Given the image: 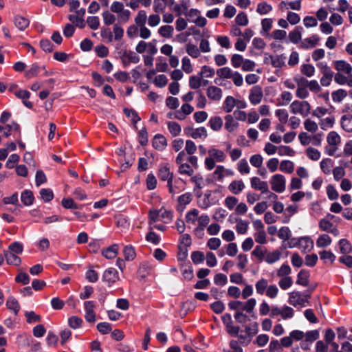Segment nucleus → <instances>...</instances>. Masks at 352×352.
<instances>
[{
	"label": "nucleus",
	"mask_w": 352,
	"mask_h": 352,
	"mask_svg": "<svg viewBox=\"0 0 352 352\" xmlns=\"http://www.w3.org/2000/svg\"><path fill=\"white\" fill-rule=\"evenodd\" d=\"M255 288L258 294L261 296L265 294L271 299L276 298L279 292L276 285H269L268 280L264 278H261L256 282Z\"/></svg>",
	"instance_id": "1"
},
{
	"label": "nucleus",
	"mask_w": 352,
	"mask_h": 352,
	"mask_svg": "<svg viewBox=\"0 0 352 352\" xmlns=\"http://www.w3.org/2000/svg\"><path fill=\"white\" fill-rule=\"evenodd\" d=\"M290 111L294 114H300L305 118L311 113V105L306 100H294L290 104Z\"/></svg>",
	"instance_id": "2"
},
{
	"label": "nucleus",
	"mask_w": 352,
	"mask_h": 352,
	"mask_svg": "<svg viewBox=\"0 0 352 352\" xmlns=\"http://www.w3.org/2000/svg\"><path fill=\"white\" fill-rule=\"evenodd\" d=\"M316 66L320 69V73L322 75L320 80L321 85L323 87L329 86L333 77H334L333 72L325 62H319L316 64Z\"/></svg>",
	"instance_id": "3"
},
{
	"label": "nucleus",
	"mask_w": 352,
	"mask_h": 352,
	"mask_svg": "<svg viewBox=\"0 0 352 352\" xmlns=\"http://www.w3.org/2000/svg\"><path fill=\"white\" fill-rule=\"evenodd\" d=\"M157 176L160 180L167 181V186L170 193L173 195L177 193L175 188H173V174L170 172V167L168 164H166L159 168Z\"/></svg>",
	"instance_id": "4"
},
{
	"label": "nucleus",
	"mask_w": 352,
	"mask_h": 352,
	"mask_svg": "<svg viewBox=\"0 0 352 352\" xmlns=\"http://www.w3.org/2000/svg\"><path fill=\"white\" fill-rule=\"evenodd\" d=\"M327 142L329 146L325 148V152L327 155L332 156L338 149L341 143V138L336 131H331L327 137Z\"/></svg>",
	"instance_id": "5"
},
{
	"label": "nucleus",
	"mask_w": 352,
	"mask_h": 352,
	"mask_svg": "<svg viewBox=\"0 0 352 352\" xmlns=\"http://www.w3.org/2000/svg\"><path fill=\"white\" fill-rule=\"evenodd\" d=\"M185 219L186 222L192 226H195L197 223V225H199L201 221V219H203L204 221L206 220V222L210 221V217L208 214L199 215V211L196 208H193L188 211L186 214Z\"/></svg>",
	"instance_id": "6"
},
{
	"label": "nucleus",
	"mask_w": 352,
	"mask_h": 352,
	"mask_svg": "<svg viewBox=\"0 0 352 352\" xmlns=\"http://www.w3.org/2000/svg\"><path fill=\"white\" fill-rule=\"evenodd\" d=\"M270 183L271 188L276 192L281 193L285 190L286 179L284 175L276 174L272 176Z\"/></svg>",
	"instance_id": "7"
},
{
	"label": "nucleus",
	"mask_w": 352,
	"mask_h": 352,
	"mask_svg": "<svg viewBox=\"0 0 352 352\" xmlns=\"http://www.w3.org/2000/svg\"><path fill=\"white\" fill-rule=\"evenodd\" d=\"M119 280L118 272L115 268L109 267L102 274V280L105 282L108 286H111Z\"/></svg>",
	"instance_id": "8"
},
{
	"label": "nucleus",
	"mask_w": 352,
	"mask_h": 352,
	"mask_svg": "<svg viewBox=\"0 0 352 352\" xmlns=\"http://www.w3.org/2000/svg\"><path fill=\"white\" fill-rule=\"evenodd\" d=\"M288 302L294 307H305L307 300L300 292H292L289 294Z\"/></svg>",
	"instance_id": "9"
},
{
	"label": "nucleus",
	"mask_w": 352,
	"mask_h": 352,
	"mask_svg": "<svg viewBox=\"0 0 352 352\" xmlns=\"http://www.w3.org/2000/svg\"><path fill=\"white\" fill-rule=\"evenodd\" d=\"M263 97L262 88L258 86H254L250 91L249 100L253 105L259 104Z\"/></svg>",
	"instance_id": "10"
},
{
	"label": "nucleus",
	"mask_w": 352,
	"mask_h": 352,
	"mask_svg": "<svg viewBox=\"0 0 352 352\" xmlns=\"http://www.w3.org/2000/svg\"><path fill=\"white\" fill-rule=\"evenodd\" d=\"M251 188L255 190L261 191L262 194L268 192V184L265 181H262L258 177H253L250 179Z\"/></svg>",
	"instance_id": "11"
},
{
	"label": "nucleus",
	"mask_w": 352,
	"mask_h": 352,
	"mask_svg": "<svg viewBox=\"0 0 352 352\" xmlns=\"http://www.w3.org/2000/svg\"><path fill=\"white\" fill-rule=\"evenodd\" d=\"M95 302L91 300L85 301L84 307L85 311V318L88 322H94L96 321V313L94 311Z\"/></svg>",
	"instance_id": "12"
},
{
	"label": "nucleus",
	"mask_w": 352,
	"mask_h": 352,
	"mask_svg": "<svg viewBox=\"0 0 352 352\" xmlns=\"http://www.w3.org/2000/svg\"><path fill=\"white\" fill-rule=\"evenodd\" d=\"M245 184L242 179L232 180L228 186V189L232 195H239L245 189Z\"/></svg>",
	"instance_id": "13"
},
{
	"label": "nucleus",
	"mask_w": 352,
	"mask_h": 352,
	"mask_svg": "<svg viewBox=\"0 0 352 352\" xmlns=\"http://www.w3.org/2000/svg\"><path fill=\"white\" fill-rule=\"evenodd\" d=\"M206 95L211 100L219 101L222 98L223 91L217 86L211 85L207 88Z\"/></svg>",
	"instance_id": "14"
},
{
	"label": "nucleus",
	"mask_w": 352,
	"mask_h": 352,
	"mask_svg": "<svg viewBox=\"0 0 352 352\" xmlns=\"http://www.w3.org/2000/svg\"><path fill=\"white\" fill-rule=\"evenodd\" d=\"M333 65L337 73H344L347 75L352 74V66L344 60H336L333 62Z\"/></svg>",
	"instance_id": "15"
},
{
	"label": "nucleus",
	"mask_w": 352,
	"mask_h": 352,
	"mask_svg": "<svg viewBox=\"0 0 352 352\" xmlns=\"http://www.w3.org/2000/svg\"><path fill=\"white\" fill-rule=\"evenodd\" d=\"M320 38L318 35L314 34L310 37L305 38L300 43V48L307 50L315 47L319 43Z\"/></svg>",
	"instance_id": "16"
},
{
	"label": "nucleus",
	"mask_w": 352,
	"mask_h": 352,
	"mask_svg": "<svg viewBox=\"0 0 352 352\" xmlns=\"http://www.w3.org/2000/svg\"><path fill=\"white\" fill-rule=\"evenodd\" d=\"M190 181L195 184L194 192L198 197L201 195V190L204 187V179L200 175H196L190 178Z\"/></svg>",
	"instance_id": "17"
},
{
	"label": "nucleus",
	"mask_w": 352,
	"mask_h": 352,
	"mask_svg": "<svg viewBox=\"0 0 352 352\" xmlns=\"http://www.w3.org/2000/svg\"><path fill=\"white\" fill-rule=\"evenodd\" d=\"M152 144L155 149L162 151L166 148L167 140L163 135L157 134L153 139Z\"/></svg>",
	"instance_id": "18"
},
{
	"label": "nucleus",
	"mask_w": 352,
	"mask_h": 352,
	"mask_svg": "<svg viewBox=\"0 0 352 352\" xmlns=\"http://www.w3.org/2000/svg\"><path fill=\"white\" fill-rule=\"evenodd\" d=\"M122 63L124 66H127L131 63H138L140 61V58L134 52L124 51L122 56Z\"/></svg>",
	"instance_id": "19"
},
{
	"label": "nucleus",
	"mask_w": 352,
	"mask_h": 352,
	"mask_svg": "<svg viewBox=\"0 0 352 352\" xmlns=\"http://www.w3.org/2000/svg\"><path fill=\"white\" fill-rule=\"evenodd\" d=\"M298 245L302 251L309 252L314 247V241L310 237L304 236L298 239Z\"/></svg>",
	"instance_id": "20"
},
{
	"label": "nucleus",
	"mask_w": 352,
	"mask_h": 352,
	"mask_svg": "<svg viewBox=\"0 0 352 352\" xmlns=\"http://www.w3.org/2000/svg\"><path fill=\"white\" fill-rule=\"evenodd\" d=\"M303 30L302 27L296 26L292 31L289 33V39L294 43H298L302 39V32Z\"/></svg>",
	"instance_id": "21"
},
{
	"label": "nucleus",
	"mask_w": 352,
	"mask_h": 352,
	"mask_svg": "<svg viewBox=\"0 0 352 352\" xmlns=\"http://www.w3.org/2000/svg\"><path fill=\"white\" fill-rule=\"evenodd\" d=\"M208 155L214 159L217 162H223L226 159V153L219 149L210 148L208 151Z\"/></svg>",
	"instance_id": "22"
},
{
	"label": "nucleus",
	"mask_w": 352,
	"mask_h": 352,
	"mask_svg": "<svg viewBox=\"0 0 352 352\" xmlns=\"http://www.w3.org/2000/svg\"><path fill=\"white\" fill-rule=\"evenodd\" d=\"M334 80L338 85L346 84L349 87H352V74L348 75L346 77L342 73H336L334 75Z\"/></svg>",
	"instance_id": "23"
},
{
	"label": "nucleus",
	"mask_w": 352,
	"mask_h": 352,
	"mask_svg": "<svg viewBox=\"0 0 352 352\" xmlns=\"http://www.w3.org/2000/svg\"><path fill=\"white\" fill-rule=\"evenodd\" d=\"M191 133H187L193 139L205 140L208 137V133L205 127L201 126L197 129H191Z\"/></svg>",
	"instance_id": "24"
},
{
	"label": "nucleus",
	"mask_w": 352,
	"mask_h": 352,
	"mask_svg": "<svg viewBox=\"0 0 352 352\" xmlns=\"http://www.w3.org/2000/svg\"><path fill=\"white\" fill-rule=\"evenodd\" d=\"M14 23L19 30L23 31L29 26L30 21L25 17L18 15L14 16Z\"/></svg>",
	"instance_id": "25"
},
{
	"label": "nucleus",
	"mask_w": 352,
	"mask_h": 352,
	"mask_svg": "<svg viewBox=\"0 0 352 352\" xmlns=\"http://www.w3.org/2000/svg\"><path fill=\"white\" fill-rule=\"evenodd\" d=\"M208 126L214 131H219L223 126V119L220 116L211 117L208 121Z\"/></svg>",
	"instance_id": "26"
},
{
	"label": "nucleus",
	"mask_w": 352,
	"mask_h": 352,
	"mask_svg": "<svg viewBox=\"0 0 352 352\" xmlns=\"http://www.w3.org/2000/svg\"><path fill=\"white\" fill-rule=\"evenodd\" d=\"M15 95L16 97L23 100V103L25 107L30 109L32 107V103L28 100L30 96V93L28 91L21 89L16 91Z\"/></svg>",
	"instance_id": "27"
},
{
	"label": "nucleus",
	"mask_w": 352,
	"mask_h": 352,
	"mask_svg": "<svg viewBox=\"0 0 352 352\" xmlns=\"http://www.w3.org/2000/svg\"><path fill=\"white\" fill-rule=\"evenodd\" d=\"M225 129L229 132H233L239 126V123L234 120L233 116L230 114L225 116Z\"/></svg>",
	"instance_id": "28"
},
{
	"label": "nucleus",
	"mask_w": 352,
	"mask_h": 352,
	"mask_svg": "<svg viewBox=\"0 0 352 352\" xmlns=\"http://www.w3.org/2000/svg\"><path fill=\"white\" fill-rule=\"evenodd\" d=\"M309 273L305 270H301L297 276L296 284L307 286L309 284Z\"/></svg>",
	"instance_id": "29"
},
{
	"label": "nucleus",
	"mask_w": 352,
	"mask_h": 352,
	"mask_svg": "<svg viewBox=\"0 0 352 352\" xmlns=\"http://www.w3.org/2000/svg\"><path fill=\"white\" fill-rule=\"evenodd\" d=\"M6 306L8 309L13 311V313L15 315H17L20 310V305L19 304L18 300L14 298L13 296L8 297L7 302H6Z\"/></svg>",
	"instance_id": "30"
},
{
	"label": "nucleus",
	"mask_w": 352,
	"mask_h": 352,
	"mask_svg": "<svg viewBox=\"0 0 352 352\" xmlns=\"http://www.w3.org/2000/svg\"><path fill=\"white\" fill-rule=\"evenodd\" d=\"M236 105V99L231 96L226 98L223 104V109L226 113H230Z\"/></svg>",
	"instance_id": "31"
},
{
	"label": "nucleus",
	"mask_w": 352,
	"mask_h": 352,
	"mask_svg": "<svg viewBox=\"0 0 352 352\" xmlns=\"http://www.w3.org/2000/svg\"><path fill=\"white\" fill-rule=\"evenodd\" d=\"M335 123V118L333 116H328L325 118L320 119L319 125L322 130H327L332 128Z\"/></svg>",
	"instance_id": "32"
},
{
	"label": "nucleus",
	"mask_w": 352,
	"mask_h": 352,
	"mask_svg": "<svg viewBox=\"0 0 352 352\" xmlns=\"http://www.w3.org/2000/svg\"><path fill=\"white\" fill-rule=\"evenodd\" d=\"M304 129L311 133H315L318 129V124L310 118H307L303 122Z\"/></svg>",
	"instance_id": "33"
},
{
	"label": "nucleus",
	"mask_w": 352,
	"mask_h": 352,
	"mask_svg": "<svg viewBox=\"0 0 352 352\" xmlns=\"http://www.w3.org/2000/svg\"><path fill=\"white\" fill-rule=\"evenodd\" d=\"M118 246L115 244L102 251V255L107 259H113L118 255Z\"/></svg>",
	"instance_id": "34"
},
{
	"label": "nucleus",
	"mask_w": 352,
	"mask_h": 352,
	"mask_svg": "<svg viewBox=\"0 0 352 352\" xmlns=\"http://www.w3.org/2000/svg\"><path fill=\"white\" fill-rule=\"evenodd\" d=\"M199 225H197L193 230V234L199 239H202L204 236L205 228L208 225L210 221H206L201 219Z\"/></svg>",
	"instance_id": "35"
},
{
	"label": "nucleus",
	"mask_w": 352,
	"mask_h": 352,
	"mask_svg": "<svg viewBox=\"0 0 352 352\" xmlns=\"http://www.w3.org/2000/svg\"><path fill=\"white\" fill-rule=\"evenodd\" d=\"M280 256L281 252L279 250H275L274 252L267 253L264 259L266 263L273 264L280 259Z\"/></svg>",
	"instance_id": "36"
},
{
	"label": "nucleus",
	"mask_w": 352,
	"mask_h": 352,
	"mask_svg": "<svg viewBox=\"0 0 352 352\" xmlns=\"http://www.w3.org/2000/svg\"><path fill=\"white\" fill-rule=\"evenodd\" d=\"M342 128L347 131L352 132V115H344L341 118Z\"/></svg>",
	"instance_id": "37"
},
{
	"label": "nucleus",
	"mask_w": 352,
	"mask_h": 352,
	"mask_svg": "<svg viewBox=\"0 0 352 352\" xmlns=\"http://www.w3.org/2000/svg\"><path fill=\"white\" fill-rule=\"evenodd\" d=\"M173 27L169 25H162L158 29V34L164 38H171L173 36Z\"/></svg>",
	"instance_id": "38"
},
{
	"label": "nucleus",
	"mask_w": 352,
	"mask_h": 352,
	"mask_svg": "<svg viewBox=\"0 0 352 352\" xmlns=\"http://www.w3.org/2000/svg\"><path fill=\"white\" fill-rule=\"evenodd\" d=\"M146 20L147 14L146 11L144 10H139L134 19L135 25H138V27L146 25Z\"/></svg>",
	"instance_id": "39"
},
{
	"label": "nucleus",
	"mask_w": 352,
	"mask_h": 352,
	"mask_svg": "<svg viewBox=\"0 0 352 352\" xmlns=\"http://www.w3.org/2000/svg\"><path fill=\"white\" fill-rule=\"evenodd\" d=\"M320 168L324 174H329L333 166V162L330 158L323 159L320 164Z\"/></svg>",
	"instance_id": "40"
},
{
	"label": "nucleus",
	"mask_w": 352,
	"mask_h": 352,
	"mask_svg": "<svg viewBox=\"0 0 352 352\" xmlns=\"http://www.w3.org/2000/svg\"><path fill=\"white\" fill-rule=\"evenodd\" d=\"M21 199L25 206H28L32 205L34 201V196L32 192L28 190H24L21 193Z\"/></svg>",
	"instance_id": "41"
},
{
	"label": "nucleus",
	"mask_w": 352,
	"mask_h": 352,
	"mask_svg": "<svg viewBox=\"0 0 352 352\" xmlns=\"http://www.w3.org/2000/svg\"><path fill=\"white\" fill-rule=\"evenodd\" d=\"M331 237L326 234H323L319 236L316 240V245L318 248H326L331 243Z\"/></svg>",
	"instance_id": "42"
},
{
	"label": "nucleus",
	"mask_w": 352,
	"mask_h": 352,
	"mask_svg": "<svg viewBox=\"0 0 352 352\" xmlns=\"http://www.w3.org/2000/svg\"><path fill=\"white\" fill-rule=\"evenodd\" d=\"M237 170L241 175H248L250 173V167L245 159H241L239 161Z\"/></svg>",
	"instance_id": "43"
},
{
	"label": "nucleus",
	"mask_w": 352,
	"mask_h": 352,
	"mask_svg": "<svg viewBox=\"0 0 352 352\" xmlns=\"http://www.w3.org/2000/svg\"><path fill=\"white\" fill-rule=\"evenodd\" d=\"M186 53L193 58H198L201 54L200 50L197 46L192 43H188L186 45Z\"/></svg>",
	"instance_id": "44"
},
{
	"label": "nucleus",
	"mask_w": 352,
	"mask_h": 352,
	"mask_svg": "<svg viewBox=\"0 0 352 352\" xmlns=\"http://www.w3.org/2000/svg\"><path fill=\"white\" fill-rule=\"evenodd\" d=\"M236 230L239 234H244L247 232L248 228V223L241 219L236 220Z\"/></svg>",
	"instance_id": "45"
},
{
	"label": "nucleus",
	"mask_w": 352,
	"mask_h": 352,
	"mask_svg": "<svg viewBox=\"0 0 352 352\" xmlns=\"http://www.w3.org/2000/svg\"><path fill=\"white\" fill-rule=\"evenodd\" d=\"M5 257L8 264L18 265L21 263V258L13 252H6Z\"/></svg>",
	"instance_id": "46"
},
{
	"label": "nucleus",
	"mask_w": 352,
	"mask_h": 352,
	"mask_svg": "<svg viewBox=\"0 0 352 352\" xmlns=\"http://www.w3.org/2000/svg\"><path fill=\"white\" fill-rule=\"evenodd\" d=\"M338 245L341 253L349 254L352 252V245L348 240L342 239L340 240Z\"/></svg>",
	"instance_id": "47"
},
{
	"label": "nucleus",
	"mask_w": 352,
	"mask_h": 352,
	"mask_svg": "<svg viewBox=\"0 0 352 352\" xmlns=\"http://www.w3.org/2000/svg\"><path fill=\"white\" fill-rule=\"evenodd\" d=\"M202 85V78L199 76H191L189 78V87L192 89H198Z\"/></svg>",
	"instance_id": "48"
},
{
	"label": "nucleus",
	"mask_w": 352,
	"mask_h": 352,
	"mask_svg": "<svg viewBox=\"0 0 352 352\" xmlns=\"http://www.w3.org/2000/svg\"><path fill=\"white\" fill-rule=\"evenodd\" d=\"M178 172L181 175L192 176L194 173V170L189 164L184 162L179 164Z\"/></svg>",
	"instance_id": "49"
},
{
	"label": "nucleus",
	"mask_w": 352,
	"mask_h": 352,
	"mask_svg": "<svg viewBox=\"0 0 352 352\" xmlns=\"http://www.w3.org/2000/svg\"><path fill=\"white\" fill-rule=\"evenodd\" d=\"M124 258L126 261H133L136 256L134 248L131 245H126L124 247L123 250Z\"/></svg>",
	"instance_id": "50"
},
{
	"label": "nucleus",
	"mask_w": 352,
	"mask_h": 352,
	"mask_svg": "<svg viewBox=\"0 0 352 352\" xmlns=\"http://www.w3.org/2000/svg\"><path fill=\"white\" fill-rule=\"evenodd\" d=\"M315 72V67L311 64H302L300 68L302 74L309 78L312 77Z\"/></svg>",
	"instance_id": "51"
},
{
	"label": "nucleus",
	"mask_w": 352,
	"mask_h": 352,
	"mask_svg": "<svg viewBox=\"0 0 352 352\" xmlns=\"http://www.w3.org/2000/svg\"><path fill=\"white\" fill-rule=\"evenodd\" d=\"M346 96V91L342 89H338L337 91H333L331 94L332 99L336 102H341Z\"/></svg>",
	"instance_id": "52"
},
{
	"label": "nucleus",
	"mask_w": 352,
	"mask_h": 352,
	"mask_svg": "<svg viewBox=\"0 0 352 352\" xmlns=\"http://www.w3.org/2000/svg\"><path fill=\"white\" fill-rule=\"evenodd\" d=\"M168 129L169 132L173 137L178 136L182 131L180 125L175 122H168Z\"/></svg>",
	"instance_id": "53"
},
{
	"label": "nucleus",
	"mask_w": 352,
	"mask_h": 352,
	"mask_svg": "<svg viewBox=\"0 0 352 352\" xmlns=\"http://www.w3.org/2000/svg\"><path fill=\"white\" fill-rule=\"evenodd\" d=\"M160 221L164 223H169L173 219V212L164 208L160 210Z\"/></svg>",
	"instance_id": "54"
},
{
	"label": "nucleus",
	"mask_w": 352,
	"mask_h": 352,
	"mask_svg": "<svg viewBox=\"0 0 352 352\" xmlns=\"http://www.w3.org/2000/svg\"><path fill=\"white\" fill-rule=\"evenodd\" d=\"M234 71L228 67H224L217 69V74L221 78L230 79Z\"/></svg>",
	"instance_id": "55"
},
{
	"label": "nucleus",
	"mask_w": 352,
	"mask_h": 352,
	"mask_svg": "<svg viewBox=\"0 0 352 352\" xmlns=\"http://www.w3.org/2000/svg\"><path fill=\"white\" fill-rule=\"evenodd\" d=\"M272 65L274 67H282L285 65L286 56L284 54L277 55L272 57Z\"/></svg>",
	"instance_id": "56"
},
{
	"label": "nucleus",
	"mask_w": 352,
	"mask_h": 352,
	"mask_svg": "<svg viewBox=\"0 0 352 352\" xmlns=\"http://www.w3.org/2000/svg\"><path fill=\"white\" fill-rule=\"evenodd\" d=\"M272 10V7L271 5L268 4L266 2L259 3L256 8V12L261 14H267Z\"/></svg>",
	"instance_id": "57"
},
{
	"label": "nucleus",
	"mask_w": 352,
	"mask_h": 352,
	"mask_svg": "<svg viewBox=\"0 0 352 352\" xmlns=\"http://www.w3.org/2000/svg\"><path fill=\"white\" fill-rule=\"evenodd\" d=\"M102 15L103 22L106 25L116 24L115 21L116 20V17L113 14H112L109 11H108V10L104 11Z\"/></svg>",
	"instance_id": "58"
},
{
	"label": "nucleus",
	"mask_w": 352,
	"mask_h": 352,
	"mask_svg": "<svg viewBox=\"0 0 352 352\" xmlns=\"http://www.w3.org/2000/svg\"><path fill=\"white\" fill-rule=\"evenodd\" d=\"M69 20L78 28H84L85 27V20L80 16L71 14L69 16Z\"/></svg>",
	"instance_id": "59"
},
{
	"label": "nucleus",
	"mask_w": 352,
	"mask_h": 352,
	"mask_svg": "<svg viewBox=\"0 0 352 352\" xmlns=\"http://www.w3.org/2000/svg\"><path fill=\"white\" fill-rule=\"evenodd\" d=\"M215 74L214 69L208 65L201 67L199 75L201 78H212Z\"/></svg>",
	"instance_id": "60"
},
{
	"label": "nucleus",
	"mask_w": 352,
	"mask_h": 352,
	"mask_svg": "<svg viewBox=\"0 0 352 352\" xmlns=\"http://www.w3.org/2000/svg\"><path fill=\"white\" fill-rule=\"evenodd\" d=\"M306 155L311 160L317 161L320 157V152L313 147H308L306 149Z\"/></svg>",
	"instance_id": "61"
},
{
	"label": "nucleus",
	"mask_w": 352,
	"mask_h": 352,
	"mask_svg": "<svg viewBox=\"0 0 352 352\" xmlns=\"http://www.w3.org/2000/svg\"><path fill=\"white\" fill-rule=\"evenodd\" d=\"M238 203L239 199L234 196H228L224 201L225 206L230 210H233L234 207L236 208Z\"/></svg>",
	"instance_id": "62"
},
{
	"label": "nucleus",
	"mask_w": 352,
	"mask_h": 352,
	"mask_svg": "<svg viewBox=\"0 0 352 352\" xmlns=\"http://www.w3.org/2000/svg\"><path fill=\"white\" fill-rule=\"evenodd\" d=\"M235 23L236 25L246 26L248 24L249 20L248 15L245 12L239 13L235 17Z\"/></svg>",
	"instance_id": "63"
},
{
	"label": "nucleus",
	"mask_w": 352,
	"mask_h": 352,
	"mask_svg": "<svg viewBox=\"0 0 352 352\" xmlns=\"http://www.w3.org/2000/svg\"><path fill=\"white\" fill-rule=\"evenodd\" d=\"M280 170L287 173L294 171V164L289 160H283L280 164Z\"/></svg>",
	"instance_id": "64"
}]
</instances>
